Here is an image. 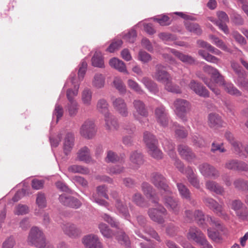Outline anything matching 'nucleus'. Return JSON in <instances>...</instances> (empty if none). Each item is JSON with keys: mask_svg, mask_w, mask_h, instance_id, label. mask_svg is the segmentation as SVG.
I'll return each instance as SVG.
<instances>
[{"mask_svg": "<svg viewBox=\"0 0 248 248\" xmlns=\"http://www.w3.org/2000/svg\"><path fill=\"white\" fill-rule=\"evenodd\" d=\"M75 143V136L71 132H67L63 139V148L65 155H67L72 150Z\"/></svg>", "mask_w": 248, "mask_h": 248, "instance_id": "aec40b11", "label": "nucleus"}, {"mask_svg": "<svg viewBox=\"0 0 248 248\" xmlns=\"http://www.w3.org/2000/svg\"><path fill=\"white\" fill-rule=\"evenodd\" d=\"M155 116L157 122L161 126H167L169 123L168 114L164 106L160 105L155 108Z\"/></svg>", "mask_w": 248, "mask_h": 248, "instance_id": "9d476101", "label": "nucleus"}, {"mask_svg": "<svg viewBox=\"0 0 248 248\" xmlns=\"http://www.w3.org/2000/svg\"><path fill=\"white\" fill-rule=\"evenodd\" d=\"M206 188L211 192L217 194L222 195L224 193V188L216 182L209 180L205 183Z\"/></svg>", "mask_w": 248, "mask_h": 248, "instance_id": "c85d7f7f", "label": "nucleus"}, {"mask_svg": "<svg viewBox=\"0 0 248 248\" xmlns=\"http://www.w3.org/2000/svg\"><path fill=\"white\" fill-rule=\"evenodd\" d=\"M29 209L27 205L19 204L16 206L14 213L16 215H23L29 213Z\"/></svg>", "mask_w": 248, "mask_h": 248, "instance_id": "e2e57ef3", "label": "nucleus"}, {"mask_svg": "<svg viewBox=\"0 0 248 248\" xmlns=\"http://www.w3.org/2000/svg\"><path fill=\"white\" fill-rule=\"evenodd\" d=\"M203 202L207 207L218 216L224 219L228 218V215L223 210L222 205L219 204L214 199L210 197H205L203 199Z\"/></svg>", "mask_w": 248, "mask_h": 248, "instance_id": "423d86ee", "label": "nucleus"}, {"mask_svg": "<svg viewBox=\"0 0 248 248\" xmlns=\"http://www.w3.org/2000/svg\"><path fill=\"white\" fill-rule=\"evenodd\" d=\"M224 90L231 95L240 96L241 93L231 83H225L223 85Z\"/></svg>", "mask_w": 248, "mask_h": 248, "instance_id": "de8ad7c7", "label": "nucleus"}, {"mask_svg": "<svg viewBox=\"0 0 248 248\" xmlns=\"http://www.w3.org/2000/svg\"><path fill=\"white\" fill-rule=\"evenodd\" d=\"M165 88L168 91L171 93H182L180 87L174 84L172 82V80L169 81L165 85Z\"/></svg>", "mask_w": 248, "mask_h": 248, "instance_id": "052dcab7", "label": "nucleus"}, {"mask_svg": "<svg viewBox=\"0 0 248 248\" xmlns=\"http://www.w3.org/2000/svg\"><path fill=\"white\" fill-rule=\"evenodd\" d=\"M164 149L168 152L169 155L174 160L177 159L176 153L174 152V145L172 143H169L168 141L163 142Z\"/></svg>", "mask_w": 248, "mask_h": 248, "instance_id": "09e8293b", "label": "nucleus"}, {"mask_svg": "<svg viewBox=\"0 0 248 248\" xmlns=\"http://www.w3.org/2000/svg\"><path fill=\"white\" fill-rule=\"evenodd\" d=\"M28 241L31 245L37 248H43L46 239L42 231L37 227H32L30 232Z\"/></svg>", "mask_w": 248, "mask_h": 248, "instance_id": "f257e3e1", "label": "nucleus"}, {"mask_svg": "<svg viewBox=\"0 0 248 248\" xmlns=\"http://www.w3.org/2000/svg\"><path fill=\"white\" fill-rule=\"evenodd\" d=\"M194 219L198 225H203L205 222V217L202 211L200 210H195L194 213Z\"/></svg>", "mask_w": 248, "mask_h": 248, "instance_id": "680f3d73", "label": "nucleus"}, {"mask_svg": "<svg viewBox=\"0 0 248 248\" xmlns=\"http://www.w3.org/2000/svg\"><path fill=\"white\" fill-rule=\"evenodd\" d=\"M96 129L94 122L91 120H86L81 125L79 133L81 136L87 139H91L94 137Z\"/></svg>", "mask_w": 248, "mask_h": 248, "instance_id": "0eeeda50", "label": "nucleus"}, {"mask_svg": "<svg viewBox=\"0 0 248 248\" xmlns=\"http://www.w3.org/2000/svg\"><path fill=\"white\" fill-rule=\"evenodd\" d=\"M82 243L86 248H103L98 237L94 234L85 236L82 238Z\"/></svg>", "mask_w": 248, "mask_h": 248, "instance_id": "dca6fc26", "label": "nucleus"}, {"mask_svg": "<svg viewBox=\"0 0 248 248\" xmlns=\"http://www.w3.org/2000/svg\"><path fill=\"white\" fill-rule=\"evenodd\" d=\"M64 233L70 237L76 238L81 234V231L77 226L72 223H67L62 226Z\"/></svg>", "mask_w": 248, "mask_h": 248, "instance_id": "a211bd4d", "label": "nucleus"}, {"mask_svg": "<svg viewBox=\"0 0 248 248\" xmlns=\"http://www.w3.org/2000/svg\"><path fill=\"white\" fill-rule=\"evenodd\" d=\"M77 159L79 161H83L86 163L93 162V160L91 156L90 150L86 146L80 149L77 152Z\"/></svg>", "mask_w": 248, "mask_h": 248, "instance_id": "412c9836", "label": "nucleus"}, {"mask_svg": "<svg viewBox=\"0 0 248 248\" xmlns=\"http://www.w3.org/2000/svg\"><path fill=\"white\" fill-rule=\"evenodd\" d=\"M201 173L205 177L217 178L219 176V171L213 166L203 163L199 167Z\"/></svg>", "mask_w": 248, "mask_h": 248, "instance_id": "4468645a", "label": "nucleus"}, {"mask_svg": "<svg viewBox=\"0 0 248 248\" xmlns=\"http://www.w3.org/2000/svg\"><path fill=\"white\" fill-rule=\"evenodd\" d=\"M106 122V127L108 130H116L119 128V124L116 117L111 113L107 114L104 117Z\"/></svg>", "mask_w": 248, "mask_h": 248, "instance_id": "393cba45", "label": "nucleus"}, {"mask_svg": "<svg viewBox=\"0 0 248 248\" xmlns=\"http://www.w3.org/2000/svg\"><path fill=\"white\" fill-rule=\"evenodd\" d=\"M109 63L111 67L117 69L119 72L128 73L125 64L122 60L113 58L109 60Z\"/></svg>", "mask_w": 248, "mask_h": 248, "instance_id": "c756f323", "label": "nucleus"}, {"mask_svg": "<svg viewBox=\"0 0 248 248\" xmlns=\"http://www.w3.org/2000/svg\"><path fill=\"white\" fill-rule=\"evenodd\" d=\"M141 82L150 92L155 93L157 91V84L149 78L143 77Z\"/></svg>", "mask_w": 248, "mask_h": 248, "instance_id": "ea45409f", "label": "nucleus"}, {"mask_svg": "<svg viewBox=\"0 0 248 248\" xmlns=\"http://www.w3.org/2000/svg\"><path fill=\"white\" fill-rule=\"evenodd\" d=\"M177 150L181 157L188 161H191L196 157L191 149L186 145H179Z\"/></svg>", "mask_w": 248, "mask_h": 248, "instance_id": "6ab92c4d", "label": "nucleus"}, {"mask_svg": "<svg viewBox=\"0 0 248 248\" xmlns=\"http://www.w3.org/2000/svg\"><path fill=\"white\" fill-rule=\"evenodd\" d=\"M184 25L186 29L190 32L197 35H201L202 33V30L198 23L186 21Z\"/></svg>", "mask_w": 248, "mask_h": 248, "instance_id": "2f4dec72", "label": "nucleus"}, {"mask_svg": "<svg viewBox=\"0 0 248 248\" xmlns=\"http://www.w3.org/2000/svg\"><path fill=\"white\" fill-rule=\"evenodd\" d=\"M148 153L153 158L160 159L163 157V154L158 148L157 145L148 148Z\"/></svg>", "mask_w": 248, "mask_h": 248, "instance_id": "6e6d98bb", "label": "nucleus"}, {"mask_svg": "<svg viewBox=\"0 0 248 248\" xmlns=\"http://www.w3.org/2000/svg\"><path fill=\"white\" fill-rule=\"evenodd\" d=\"M98 227L100 232L104 237L111 238L112 236V232L107 224L101 223L99 224Z\"/></svg>", "mask_w": 248, "mask_h": 248, "instance_id": "13d9d810", "label": "nucleus"}, {"mask_svg": "<svg viewBox=\"0 0 248 248\" xmlns=\"http://www.w3.org/2000/svg\"><path fill=\"white\" fill-rule=\"evenodd\" d=\"M59 201L63 205L77 209L81 205V202L76 198L63 194L60 196Z\"/></svg>", "mask_w": 248, "mask_h": 248, "instance_id": "ddd939ff", "label": "nucleus"}, {"mask_svg": "<svg viewBox=\"0 0 248 248\" xmlns=\"http://www.w3.org/2000/svg\"><path fill=\"white\" fill-rule=\"evenodd\" d=\"M66 108L69 115L70 116H75L78 112V104L76 101H69Z\"/></svg>", "mask_w": 248, "mask_h": 248, "instance_id": "49530a36", "label": "nucleus"}, {"mask_svg": "<svg viewBox=\"0 0 248 248\" xmlns=\"http://www.w3.org/2000/svg\"><path fill=\"white\" fill-rule=\"evenodd\" d=\"M153 78L158 82L164 84V85L172 80L170 75L165 70L164 66L161 64L156 65L155 71L153 75Z\"/></svg>", "mask_w": 248, "mask_h": 248, "instance_id": "6e6552de", "label": "nucleus"}, {"mask_svg": "<svg viewBox=\"0 0 248 248\" xmlns=\"http://www.w3.org/2000/svg\"><path fill=\"white\" fill-rule=\"evenodd\" d=\"M129 159L132 169L138 170L143 164V158L142 154L137 151L131 152Z\"/></svg>", "mask_w": 248, "mask_h": 248, "instance_id": "f3484780", "label": "nucleus"}, {"mask_svg": "<svg viewBox=\"0 0 248 248\" xmlns=\"http://www.w3.org/2000/svg\"><path fill=\"white\" fill-rule=\"evenodd\" d=\"M179 193L183 199H189L191 193L188 188L183 183H177L176 184Z\"/></svg>", "mask_w": 248, "mask_h": 248, "instance_id": "37998d69", "label": "nucleus"}, {"mask_svg": "<svg viewBox=\"0 0 248 248\" xmlns=\"http://www.w3.org/2000/svg\"><path fill=\"white\" fill-rule=\"evenodd\" d=\"M127 84L128 87L131 90H133L135 92L142 94L144 93V91L141 89L140 85L136 81L132 79H129L127 80Z\"/></svg>", "mask_w": 248, "mask_h": 248, "instance_id": "8fccbe9b", "label": "nucleus"}, {"mask_svg": "<svg viewBox=\"0 0 248 248\" xmlns=\"http://www.w3.org/2000/svg\"><path fill=\"white\" fill-rule=\"evenodd\" d=\"M154 20L158 23L161 26H168L171 24L170 18L166 15H161L154 17Z\"/></svg>", "mask_w": 248, "mask_h": 248, "instance_id": "864d4df0", "label": "nucleus"}, {"mask_svg": "<svg viewBox=\"0 0 248 248\" xmlns=\"http://www.w3.org/2000/svg\"><path fill=\"white\" fill-rule=\"evenodd\" d=\"M112 86L121 94H125L126 92V88L122 79L118 77H115L112 83Z\"/></svg>", "mask_w": 248, "mask_h": 248, "instance_id": "f704fd0d", "label": "nucleus"}, {"mask_svg": "<svg viewBox=\"0 0 248 248\" xmlns=\"http://www.w3.org/2000/svg\"><path fill=\"white\" fill-rule=\"evenodd\" d=\"M157 205L155 208H150L148 210V215L150 218L153 221L162 224L165 222L163 215H167V210L161 205L155 203Z\"/></svg>", "mask_w": 248, "mask_h": 248, "instance_id": "20e7f679", "label": "nucleus"}, {"mask_svg": "<svg viewBox=\"0 0 248 248\" xmlns=\"http://www.w3.org/2000/svg\"><path fill=\"white\" fill-rule=\"evenodd\" d=\"M107 172L111 175H119L125 171V168L121 165H111L107 168Z\"/></svg>", "mask_w": 248, "mask_h": 248, "instance_id": "4c0bfd02", "label": "nucleus"}, {"mask_svg": "<svg viewBox=\"0 0 248 248\" xmlns=\"http://www.w3.org/2000/svg\"><path fill=\"white\" fill-rule=\"evenodd\" d=\"M175 136L179 138L184 139L187 137V132L184 129V127L179 125L176 123L173 124Z\"/></svg>", "mask_w": 248, "mask_h": 248, "instance_id": "3c124183", "label": "nucleus"}, {"mask_svg": "<svg viewBox=\"0 0 248 248\" xmlns=\"http://www.w3.org/2000/svg\"><path fill=\"white\" fill-rule=\"evenodd\" d=\"M115 207L117 211L124 217L128 219L130 217V214L128 208L125 204H124L121 200H117L115 203Z\"/></svg>", "mask_w": 248, "mask_h": 248, "instance_id": "72a5a7b5", "label": "nucleus"}, {"mask_svg": "<svg viewBox=\"0 0 248 248\" xmlns=\"http://www.w3.org/2000/svg\"><path fill=\"white\" fill-rule=\"evenodd\" d=\"M93 93L91 89L86 88L81 93V100L82 103L87 107L92 104Z\"/></svg>", "mask_w": 248, "mask_h": 248, "instance_id": "473e14b6", "label": "nucleus"}, {"mask_svg": "<svg viewBox=\"0 0 248 248\" xmlns=\"http://www.w3.org/2000/svg\"><path fill=\"white\" fill-rule=\"evenodd\" d=\"M198 53L204 59H205L206 61L209 62L217 63L219 61V59L217 58L213 55H211L209 53H206L205 51L203 50H199L198 51Z\"/></svg>", "mask_w": 248, "mask_h": 248, "instance_id": "4d7b16f0", "label": "nucleus"}, {"mask_svg": "<svg viewBox=\"0 0 248 248\" xmlns=\"http://www.w3.org/2000/svg\"><path fill=\"white\" fill-rule=\"evenodd\" d=\"M230 17L232 22L235 25L241 26L244 23V20L242 16L235 12H232Z\"/></svg>", "mask_w": 248, "mask_h": 248, "instance_id": "603ef678", "label": "nucleus"}, {"mask_svg": "<svg viewBox=\"0 0 248 248\" xmlns=\"http://www.w3.org/2000/svg\"><path fill=\"white\" fill-rule=\"evenodd\" d=\"M170 51L179 60H180L184 63L189 65H193L195 63L196 61L195 59L190 55L185 54L182 52H181L174 49H171Z\"/></svg>", "mask_w": 248, "mask_h": 248, "instance_id": "5701e85b", "label": "nucleus"}, {"mask_svg": "<svg viewBox=\"0 0 248 248\" xmlns=\"http://www.w3.org/2000/svg\"><path fill=\"white\" fill-rule=\"evenodd\" d=\"M185 174L189 183L195 188L199 189L200 187L199 181L191 167H188L186 169Z\"/></svg>", "mask_w": 248, "mask_h": 248, "instance_id": "b1692460", "label": "nucleus"}, {"mask_svg": "<svg viewBox=\"0 0 248 248\" xmlns=\"http://www.w3.org/2000/svg\"><path fill=\"white\" fill-rule=\"evenodd\" d=\"M141 190L147 198L151 199L152 202L158 203V199H155L153 194V188L151 185L147 182H143L141 185Z\"/></svg>", "mask_w": 248, "mask_h": 248, "instance_id": "a878e982", "label": "nucleus"}, {"mask_svg": "<svg viewBox=\"0 0 248 248\" xmlns=\"http://www.w3.org/2000/svg\"><path fill=\"white\" fill-rule=\"evenodd\" d=\"M151 182L158 189L163 191L164 193L171 194L172 192L167 183L166 178L161 174L154 172L151 175Z\"/></svg>", "mask_w": 248, "mask_h": 248, "instance_id": "39448f33", "label": "nucleus"}, {"mask_svg": "<svg viewBox=\"0 0 248 248\" xmlns=\"http://www.w3.org/2000/svg\"><path fill=\"white\" fill-rule=\"evenodd\" d=\"M188 87L196 94L205 98L209 97V92L201 83L192 80L188 84Z\"/></svg>", "mask_w": 248, "mask_h": 248, "instance_id": "2eb2a0df", "label": "nucleus"}, {"mask_svg": "<svg viewBox=\"0 0 248 248\" xmlns=\"http://www.w3.org/2000/svg\"><path fill=\"white\" fill-rule=\"evenodd\" d=\"M36 203L40 208H44L46 206V197L44 193L39 192L37 194Z\"/></svg>", "mask_w": 248, "mask_h": 248, "instance_id": "bf43d9fd", "label": "nucleus"}, {"mask_svg": "<svg viewBox=\"0 0 248 248\" xmlns=\"http://www.w3.org/2000/svg\"><path fill=\"white\" fill-rule=\"evenodd\" d=\"M125 155L124 154H121L120 155L111 150L107 152V156L105 158V161L107 163H115L116 162H124Z\"/></svg>", "mask_w": 248, "mask_h": 248, "instance_id": "4be33fe9", "label": "nucleus"}, {"mask_svg": "<svg viewBox=\"0 0 248 248\" xmlns=\"http://www.w3.org/2000/svg\"><path fill=\"white\" fill-rule=\"evenodd\" d=\"M204 236L202 232L197 227H191L189 230L187 238L198 243Z\"/></svg>", "mask_w": 248, "mask_h": 248, "instance_id": "cd10ccee", "label": "nucleus"}, {"mask_svg": "<svg viewBox=\"0 0 248 248\" xmlns=\"http://www.w3.org/2000/svg\"><path fill=\"white\" fill-rule=\"evenodd\" d=\"M68 170L72 173H78L82 174H88L90 170L87 167L81 165H73L68 168Z\"/></svg>", "mask_w": 248, "mask_h": 248, "instance_id": "58836bf2", "label": "nucleus"}, {"mask_svg": "<svg viewBox=\"0 0 248 248\" xmlns=\"http://www.w3.org/2000/svg\"><path fill=\"white\" fill-rule=\"evenodd\" d=\"M144 231L145 232H146L147 234H148L149 235H150L152 237L155 239L157 241H158V242L161 241L158 233L156 232L154 229H153L151 227H150V226L145 227V228H144Z\"/></svg>", "mask_w": 248, "mask_h": 248, "instance_id": "69168bd1", "label": "nucleus"}, {"mask_svg": "<svg viewBox=\"0 0 248 248\" xmlns=\"http://www.w3.org/2000/svg\"><path fill=\"white\" fill-rule=\"evenodd\" d=\"M139 60L143 63H147L151 61L152 57L144 51H140L138 54Z\"/></svg>", "mask_w": 248, "mask_h": 248, "instance_id": "774afa93", "label": "nucleus"}, {"mask_svg": "<svg viewBox=\"0 0 248 248\" xmlns=\"http://www.w3.org/2000/svg\"><path fill=\"white\" fill-rule=\"evenodd\" d=\"M163 195V202L166 207L173 213L177 215L180 211V205L179 201L174 197L170 196V194Z\"/></svg>", "mask_w": 248, "mask_h": 248, "instance_id": "1a4fd4ad", "label": "nucleus"}, {"mask_svg": "<svg viewBox=\"0 0 248 248\" xmlns=\"http://www.w3.org/2000/svg\"><path fill=\"white\" fill-rule=\"evenodd\" d=\"M131 200L135 204L140 207H146L145 199L141 194L139 192H137L133 194Z\"/></svg>", "mask_w": 248, "mask_h": 248, "instance_id": "c03bdc74", "label": "nucleus"}, {"mask_svg": "<svg viewBox=\"0 0 248 248\" xmlns=\"http://www.w3.org/2000/svg\"><path fill=\"white\" fill-rule=\"evenodd\" d=\"M69 80L74 86V89H68L66 91V97L68 101H76L74 98L78 95L79 83L76 78V73H72L70 76Z\"/></svg>", "mask_w": 248, "mask_h": 248, "instance_id": "f8f14e48", "label": "nucleus"}, {"mask_svg": "<svg viewBox=\"0 0 248 248\" xmlns=\"http://www.w3.org/2000/svg\"><path fill=\"white\" fill-rule=\"evenodd\" d=\"M217 16L218 20H213L212 18H210V20L215 24V21H219L221 23H226L229 22V18L226 13L223 11H219L217 13Z\"/></svg>", "mask_w": 248, "mask_h": 248, "instance_id": "0e129e2a", "label": "nucleus"}, {"mask_svg": "<svg viewBox=\"0 0 248 248\" xmlns=\"http://www.w3.org/2000/svg\"><path fill=\"white\" fill-rule=\"evenodd\" d=\"M87 63L86 62L83 61L79 65L78 71V78L79 81L82 80L86 72Z\"/></svg>", "mask_w": 248, "mask_h": 248, "instance_id": "338daca9", "label": "nucleus"}, {"mask_svg": "<svg viewBox=\"0 0 248 248\" xmlns=\"http://www.w3.org/2000/svg\"><path fill=\"white\" fill-rule=\"evenodd\" d=\"M92 64L93 66L102 68L104 66V61L101 53L96 51L92 59Z\"/></svg>", "mask_w": 248, "mask_h": 248, "instance_id": "a18cd8bd", "label": "nucleus"}, {"mask_svg": "<svg viewBox=\"0 0 248 248\" xmlns=\"http://www.w3.org/2000/svg\"><path fill=\"white\" fill-rule=\"evenodd\" d=\"M234 187L240 191H248V180L238 178L233 182Z\"/></svg>", "mask_w": 248, "mask_h": 248, "instance_id": "a19ab883", "label": "nucleus"}, {"mask_svg": "<svg viewBox=\"0 0 248 248\" xmlns=\"http://www.w3.org/2000/svg\"><path fill=\"white\" fill-rule=\"evenodd\" d=\"M134 111L132 114L134 118L141 122L142 118L147 117L149 115L148 109L145 103L140 99H134L132 102Z\"/></svg>", "mask_w": 248, "mask_h": 248, "instance_id": "7ed1b4c3", "label": "nucleus"}, {"mask_svg": "<svg viewBox=\"0 0 248 248\" xmlns=\"http://www.w3.org/2000/svg\"><path fill=\"white\" fill-rule=\"evenodd\" d=\"M109 104L106 99L104 98L99 99L96 105V109L98 112L103 114L105 117L107 114L110 113L109 112Z\"/></svg>", "mask_w": 248, "mask_h": 248, "instance_id": "bb28decb", "label": "nucleus"}, {"mask_svg": "<svg viewBox=\"0 0 248 248\" xmlns=\"http://www.w3.org/2000/svg\"><path fill=\"white\" fill-rule=\"evenodd\" d=\"M143 140L148 148L157 145V140L155 136L149 132L144 133Z\"/></svg>", "mask_w": 248, "mask_h": 248, "instance_id": "c9c22d12", "label": "nucleus"}, {"mask_svg": "<svg viewBox=\"0 0 248 248\" xmlns=\"http://www.w3.org/2000/svg\"><path fill=\"white\" fill-rule=\"evenodd\" d=\"M116 238L121 244L124 245L127 247L130 246V242L129 237L124 232H119L116 236Z\"/></svg>", "mask_w": 248, "mask_h": 248, "instance_id": "5fc2aeb1", "label": "nucleus"}, {"mask_svg": "<svg viewBox=\"0 0 248 248\" xmlns=\"http://www.w3.org/2000/svg\"><path fill=\"white\" fill-rule=\"evenodd\" d=\"M197 43L200 47L205 48L210 52L216 55H219L221 54V52L219 50L214 47L206 42H205L202 40H198L197 41Z\"/></svg>", "mask_w": 248, "mask_h": 248, "instance_id": "79ce46f5", "label": "nucleus"}, {"mask_svg": "<svg viewBox=\"0 0 248 248\" xmlns=\"http://www.w3.org/2000/svg\"><path fill=\"white\" fill-rule=\"evenodd\" d=\"M173 106L176 114L183 121H186V114L191 109L190 103L186 100L178 98L174 101Z\"/></svg>", "mask_w": 248, "mask_h": 248, "instance_id": "f03ea898", "label": "nucleus"}, {"mask_svg": "<svg viewBox=\"0 0 248 248\" xmlns=\"http://www.w3.org/2000/svg\"><path fill=\"white\" fill-rule=\"evenodd\" d=\"M208 124L210 127L215 128L222 126V121L221 117L216 113H210L208 116Z\"/></svg>", "mask_w": 248, "mask_h": 248, "instance_id": "7c9ffc66", "label": "nucleus"}, {"mask_svg": "<svg viewBox=\"0 0 248 248\" xmlns=\"http://www.w3.org/2000/svg\"><path fill=\"white\" fill-rule=\"evenodd\" d=\"M112 105L115 110L122 117H127L129 111L124 100L121 97L115 98L112 101Z\"/></svg>", "mask_w": 248, "mask_h": 248, "instance_id": "9b49d317", "label": "nucleus"}, {"mask_svg": "<svg viewBox=\"0 0 248 248\" xmlns=\"http://www.w3.org/2000/svg\"><path fill=\"white\" fill-rule=\"evenodd\" d=\"M105 83V76L101 74H95L92 81L93 86L97 89H101L104 87Z\"/></svg>", "mask_w": 248, "mask_h": 248, "instance_id": "e433bc0d", "label": "nucleus"}]
</instances>
